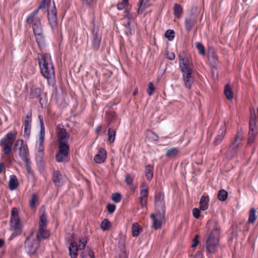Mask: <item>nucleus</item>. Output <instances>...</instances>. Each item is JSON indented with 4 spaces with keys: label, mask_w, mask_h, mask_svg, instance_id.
Instances as JSON below:
<instances>
[{
    "label": "nucleus",
    "mask_w": 258,
    "mask_h": 258,
    "mask_svg": "<svg viewBox=\"0 0 258 258\" xmlns=\"http://www.w3.org/2000/svg\"><path fill=\"white\" fill-rule=\"evenodd\" d=\"M37 58L42 76L48 81L53 82L55 78V73L50 55L47 53H38Z\"/></svg>",
    "instance_id": "obj_1"
},
{
    "label": "nucleus",
    "mask_w": 258,
    "mask_h": 258,
    "mask_svg": "<svg viewBox=\"0 0 258 258\" xmlns=\"http://www.w3.org/2000/svg\"><path fill=\"white\" fill-rule=\"evenodd\" d=\"M220 231L217 228L214 229L211 232L207 240V250L210 253H215L219 244Z\"/></svg>",
    "instance_id": "obj_2"
},
{
    "label": "nucleus",
    "mask_w": 258,
    "mask_h": 258,
    "mask_svg": "<svg viewBox=\"0 0 258 258\" xmlns=\"http://www.w3.org/2000/svg\"><path fill=\"white\" fill-rule=\"evenodd\" d=\"M46 11L47 12V18L49 24L52 29H54L57 26V17L56 9L53 1L51 3L49 0V3H46Z\"/></svg>",
    "instance_id": "obj_3"
},
{
    "label": "nucleus",
    "mask_w": 258,
    "mask_h": 258,
    "mask_svg": "<svg viewBox=\"0 0 258 258\" xmlns=\"http://www.w3.org/2000/svg\"><path fill=\"white\" fill-rule=\"evenodd\" d=\"M181 70L193 69L194 66L189 55L184 51H180L178 55Z\"/></svg>",
    "instance_id": "obj_4"
},
{
    "label": "nucleus",
    "mask_w": 258,
    "mask_h": 258,
    "mask_svg": "<svg viewBox=\"0 0 258 258\" xmlns=\"http://www.w3.org/2000/svg\"><path fill=\"white\" fill-rule=\"evenodd\" d=\"M256 126V115L255 110L251 109L250 110V117L249 120V132L248 134V143L247 144L250 145L254 141L256 134V132L254 131V128Z\"/></svg>",
    "instance_id": "obj_5"
},
{
    "label": "nucleus",
    "mask_w": 258,
    "mask_h": 258,
    "mask_svg": "<svg viewBox=\"0 0 258 258\" xmlns=\"http://www.w3.org/2000/svg\"><path fill=\"white\" fill-rule=\"evenodd\" d=\"M31 23L32 24V28L36 36V41L40 45L43 43L44 40V35L40 21L39 19H36L31 21Z\"/></svg>",
    "instance_id": "obj_6"
},
{
    "label": "nucleus",
    "mask_w": 258,
    "mask_h": 258,
    "mask_svg": "<svg viewBox=\"0 0 258 258\" xmlns=\"http://www.w3.org/2000/svg\"><path fill=\"white\" fill-rule=\"evenodd\" d=\"M79 242L81 243L78 246L76 242L72 241L69 246V254L72 258H77L78 256V249L82 250L85 247L87 243L86 241L80 239Z\"/></svg>",
    "instance_id": "obj_7"
},
{
    "label": "nucleus",
    "mask_w": 258,
    "mask_h": 258,
    "mask_svg": "<svg viewBox=\"0 0 258 258\" xmlns=\"http://www.w3.org/2000/svg\"><path fill=\"white\" fill-rule=\"evenodd\" d=\"M91 24L93 26V28L92 29V48L93 50L96 51L98 50L100 47L101 38L99 33L98 28L95 26L94 21L91 22Z\"/></svg>",
    "instance_id": "obj_8"
},
{
    "label": "nucleus",
    "mask_w": 258,
    "mask_h": 258,
    "mask_svg": "<svg viewBox=\"0 0 258 258\" xmlns=\"http://www.w3.org/2000/svg\"><path fill=\"white\" fill-rule=\"evenodd\" d=\"M39 246V242L36 239L31 240V235L28 237L25 242L26 251L30 255L35 253Z\"/></svg>",
    "instance_id": "obj_9"
},
{
    "label": "nucleus",
    "mask_w": 258,
    "mask_h": 258,
    "mask_svg": "<svg viewBox=\"0 0 258 258\" xmlns=\"http://www.w3.org/2000/svg\"><path fill=\"white\" fill-rule=\"evenodd\" d=\"M155 207L156 212L165 214V207L164 200V195L161 192L157 194L155 197Z\"/></svg>",
    "instance_id": "obj_10"
},
{
    "label": "nucleus",
    "mask_w": 258,
    "mask_h": 258,
    "mask_svg": "<svg viewBox=\"0 0 258 258\" xmlns=\"http://www.w3.org/2000/svg\"><path fill=\"white\" fill-rule=\"evenodd\" d=\"M182 74V80L185 87L190 89L194 83V76H192L193 69L181 70Z\"/></svg>",
    "instance_id": "obj_11"
},
{
    "label": "nucleus",
    "mask_w": 258,
    "mask_h": 258,
    "mask_svg": "<svg viewBox=\"0 0 258 258\" xmlns=\"http://www.w3.org/2000/svg\"><path fill=\"white\" fill-rule=\"evenodd\" d=\"M49 3V0H42L41 4L38 7L37 9L34 11L32 13H31L30 15L28 16L27 19L26 20V22L27 23L30 24L31 21L35 20L36 19H39L38 18L36 17V15L37 14L39 10H42L43 12H46V3Z\"/></svg>",
    "instance_id": "obj_12"
},
{
    "label": "nucleus",
    "mask_w": 258,
    "mask_h": 258,
    "mask_svg": "<svg viewBox=\"0 0 258 258\" xmlns=\"http://www.w3.org/2000/svg\"><path fill=\"white\" fill-rule=\"evenodd\" d=\"M165 214L156 212L151 215V218L153 220V227L155 229L160 228L161 226L162 221L164 220Z\"/></svg>",
    "instance_id": "obj_13"
},
{
    "label": "nucleus",
    "mask_w": 258,
    "mask_h": 258,
    "mask_svg": "<svg viewBox=\"0 0 258 258\" xmlns=\"http://www.w3.org/2000/svg\"><path fill=\"white\" fill-rule=\"evenodd\" d=\"M20 150V156L24 158H26L28 153V147L26 145H23L22 140H18L15 143L14 150Z\"/></svg>",
    "instance_id": "obj_14"
},
{
    "label": "nucleus",
    "mask_w": 258,
    "mask_h": 258,
    "mask_svg": "<svg viewBox=\"0 0 258 258\" xmlns=\"http://www.w3.org/2000/svg\"><path fill=\"white\" fill-rule=\"evenodd\" d=\"M56 133L58 143H68L69 135L64 128L57 127Z\"/></svg>",
    "instance_id": "obj_15"
},
{
    "label": "nucleus",
    "mask_w": 258,
    "mask_h": 258,
    "mask_svg": "<svg viewBox=\"0 0 258 258\" xmlns=\"http://www.w3.org/2000/svg\"><path fill=\"white\" fill-rule=\"evenodd\" d=\"M123 20L125 21L124 23V25L125 28V31L126 35H132V29H131V25L134 23V17L131 14H127L123 18Z\"/></svg>",
    "instance_id": "obj_16"
},
{
    "label": "nucleus",
    "mask_w": 258,
    "mask_h": 258,
    "mask_svg": "<svg viewBox=\"0 0 258 258\" xmlns=\"http://www.w3.org/2000/svg\"><path fill=\"white\" fill-rule=\"evenodd\" d=\"M31 116L27 114L26 119L23 121L24 136L26 138H29L30 135L31 126Z\"/></svg>",
    "instance_id": "obj_17"
},
{
    "label": "nucleus",
    "mask_w": 258,
    "mask_h": 258,
    "mask_svg": "<svg viewBox=\"0 0 258 258\" xmlns=\"http://www.w3.org/2000/svg\"><path fill=\"white\" fill-rule=\"evenodd\" d=\"M49 235V232L46 229V228L39 227L36 240H37L38 242H39L43 239H46Z\"/></svg>",
    "instance_id": "obj_18"
},
{
    "label": "nucleus",
    "mask_w": 258,
    "mask_h": 258,
    "mask_svg": "<svg viewBox=\"0 0 258 258\" xmlns=\"http://www.w3.org/2000/svg\"><path fill=\"white\" fill-rule=\"evenodd\" d=\"M53 182L57 186H61L64 182V179L59 171H54L52 175Z\"/></svg>",
    "instance_id": "obj_19"
},
{
    "label": "nucleus",
    "mask_w": 258,
    "mask_h": 258,
    "mask_svg": "<svg viewBox=\"0 0 258 258\" xmlns=\"http://www.w3.org/2000/svg\"><path fill=\"white\" fill-rule=\"evenodd\" d=\"M106 157V151L103 148H100L99 153L95 156L94 160L97 163H101L105 161Z\"/></svg>",
    "instance_id": "obj_20"
},
{
    "label": "nucleus",
    "mask_w": 258,
    "mask_h": 258,
    "mask_svg": "<svg viewBox=\"0 0 258 258\" xmlns=\"http://www.w3.org/2000/svg\"><path fill=\"white\" fill-rule=\"evenodd\" d=\"M196 22L197 19L194 16L186 18L185 20V26L186 30L190 31L195 26Z\"/></svg>",
    "instance_id": "obj_21"
},
{
    "label": "nucleus",
    "mask_w": 258,
    "mask_h": 258,
    "mask_svg": "<svg viewBox=\"0 0 258 258\" xmlns=\"http://www.w3.org/2000/svg\"><path fill=\"white\" fill-rule=\"evenodd\" d=\"M226 134V126L223 125L219 130V134L216 138L214 144L215 145H219L223 140Z\"/></svg>",
    "instance_id": "obj_22"
},
{
    "label": "nucleus",
    "mask_w": 258,
    "mask_h": 258,
    "mask_svg": "<svg viewBox=\"0 0 258 258\" xmlns=\"http://www.w3.org/2000/svg\"><path fill=\"white\" fill-rule=\"evenodd\" d=\"M12 141L5 142V140H1L0 142V145L2 146H4V152L5 154H9L12 149Z\"/></svg>",
    "instance_id": "obj_23"
},
{
    "label": "nucleus",
    "mask_w": 258,
    "mask_h": 258,
    "mask_svg": "<svg viewBox=\"0 0 258 258\" xmlns=\"http://www.w3.org/2000/svg\"><path fill=\"white\" fill-rule=\"evenodd\" d=\"M209 198L208 196H202L200 201V208L203 211H205L208 209Z\"/></svg>",
    "instance_id": "obj_24"
},
{
    "label": "nucleus",
    "mask_w": 258,
    "mask_h": 258,
    "mask_svg": "<svg viewBox=\"0 0 258 258\" xmlns=\"http://www.w3.org/2000/svg\"><path fill=\"white\" fill-rule=\"evenodd\" d=\"M18 185L19 182L16 176L14 175H11L9 182V188L11 190H14L18 187Z\"/></svg>",
    "instance_id": "obj_25"
},
{
    "label": "nucleus",
    "mask_w": 258,
    "mask_h": 258,
    "mask_svg": "<svg viewBox=\"0 0 258 258\" xmlns=\"http://www.w3.org/2000/svg\"><path fill=\"white\" fill-rule=\"evenodd\" d=\"M21 220L14 221H10L11 227L15 231L16 234H20L21 233Z\"/></svg>",
    "instance_id": "obj_26"
},
{
    "label": "nucleus",
    "mask_w": 258,
    "mask_h": 258,
    "mask_svg": "<svg viewBox=\"0 0 258 258\" xmlns=\"http://www.w3.org/2000/svg\"><path fill=\"white\" fill-rule=\"evenodd\" d=\"M138 10V14H142L143 11L149 6V0H140Z\"/></svg>",
    "instance_id": "obj_27"
},
{
    "label": "nucleus",
    "mask_w": 258,
    "mask_h": 258,
    "mask_svg": "<svg viewBox=\"0 0 258 258\" xmlns=\"http://www.w3.org/2000/svg\"><path fill=\"white\" fill-rule=\"evenodd\" d=\"M242 135L241 133L238 132L236 135L235 140L231 148L235 149V148H238L239 147V145L240 144V142L242 140Z\"/></svg>",
    "instance_id": "obj_28"
},
{
    "label": "nucleus",
    "mask_w": 258,
    "mask_h": 258,
    "mask_svg": "<svg viewBox=\"0 0 258 258\" xmlns=\"http://www.w3.org/2000/svg\"><path fill=\"white\" fill-rule=\"evenodd\" d=\"M153 166L148 165L145 167V173L148 180H151L153 176Z\"/></svg>",
    "instance_id": "obj_29"
},
{
    "label": "nucleus",
    "mask_w": 258,
    "mask_h": 258,
    "mask_svg": "<svg viewBox=\"0 0 258 258\" xmlns=\"http://www.w3.org/2000/svg\"><path fill=\"white\" fill-rule=\"evenodd\" d=\"M148 196V191H140V203L143 208L146 206Z\"/></svg>",
    "instance_id": "obj_30"
},
{
    "label": "nucleus",
    "mask_w": 258,
    "mask_h": 258,
    "mask_svg": "<svg viewBox=\"0 0 258 258\" xmlns=\"http://www.w3.org/2000/svg\"><path fill=\"white\" fill-rule=\"evenodd\" d=\"M142 230V228L140 226L139 224L137 222L134 223L132 227V235L134 237H137L140 232Z\"/></svg>",
    "instance_id": "obj_31"
},
{
    "label": "nucleus",
    "mask_w": 258,
    "mask_h": 258,
    "mask_svg": "<svg viewBox=\"0 0 258 258\" xmlns=\"http://www.w3.org/2000/svg\"><path fill=\"white\" fill-rule=\"evenodd\" d=\"M58 144L59 150L58 152L69 155V147L68 143H58Z\"/></svg>",
    "instance_id": "obj_32"
},
{
    "label": "nucleus",
    "mask_w": 258,
    "mask_h": 258,
    "mask_svg": "<svg viewBox=\"0 0 258 258\" xmlns=\"http://www.w3.org/2000/svg\"><path fill=\"white\" fill-rule=\"evenodd\" d=\"M179 152V149L171 148L167 150L165 156L168 158H173L176 156Z\"/></svg>",
    "instance_id": "obj_33"
},
{
    "label": "nucleus",
    "mask_w": 258,
    "mask_h": 258,
    "mask_svg": "<svg viewBox=\"0 0 258 258\" xmlns=\"http://www.w3.org/2000/svg\"><path fill=\"white\" fill-rule=\"evenodd\" d=\"M182 13V8L181 6L178 4H175L174 7V15L177 18H179L181 17Z\"/></svg>",
    "instance_id": "obj_34"
},
{
    "label": "nucleus",
    "mask_w": 258,
    "mask_h": 258,
    "mask_svg": "<svg viewBox=\"0 0 258 258\" xmlns=\"http://www.w3.org/2000/svg\"><path fill=\"white\" fill-rule=\"evenodd\" d=\"M257 218L256 215V211L255 209L251 208L249 213V219L248 222L250 223H253Z\"/></svg>",
    "instance_id": "obj_35"
},
{
    "label": "nucleus",
    "mask_w": 258,
    "mask_h": 258,
    "mask_svg": "<svg viewBox=\"0 0 258 258\" xmlns=\"http://www.w3.org/2000/svg\"><path fill=\"white\" fill-rule=\"evenodd\" d=\"M20 219L19 217L18 210L16 208H13L11 211V216L10 221H14L20 220Z\"/></svg>",
    "instance_id": "obj_36"
},
{
    "label": "nucleus",
    "mask_w": 258,
    "mask_h": 258,
    "mask_svg": "<svg viewBox=\"0 0 258 258\" xmlns=\"http://www.w3.org/2000/svg\"><path fill=\"white\" fill-rule=\"evenodd\" d=\"M228 197V192L224 189H221L219 190L217 198L219 200L221 201H225Z\"/></svg>",
    "instance_id": "obj_37"
},
{
    "label": "nucleus",
    "mask_w": 258,
    "mask_h": 258,
    "mask_svg": "<svg viewBox=\"0 0 258 258\" xmlns=\"http://www.w3.org/2000/svg\"><path fill=\"white\" fill-rule=\"evenodd\" d=\"M41 93V90L40 88L33 87L31 89V95L33 98H38Z\"/></svg>",
    "instance_id": "obj_38"
},
{
    "label": "nucleus",
    "mask_w": 258,
    "mask_h": 258,
    "mask_svg": "<svg viewBox=\"0 0 258 258\" xmlns=\"http://www.w3.org/2000/svg\"><path fill=\"white\" fill-rule=\"evenodd\" d=\"M47 225V220L45 214H42L40 217L39 227L46 228Z\"/></svg>",
    "instance_id": "obj_39"
},
{
    "label": "nucleus",
    "mask_w": 258,
    "mask_h": 258,
    "mask_svg": "<svg viewBox=\"0 0 258 258\" xmlns=\"http://www.w3.org/2000/svg\"><path fill=\"white\" fill-rule=\"evenodd\" d=\"M224 93L226 98L228 100H230L233 98V92L229 85H227L225 86Z\"/></svg>",
    "instance_id": "obj_40"
},
{
    "label": "nucleus",
    "mask_w": 258,
    "mask_h": 258,
    "mask_svg": "<svg viewBox=\"0 0 258 258\" xmlns=\"http://www.w3.org/2000/svg\"><path fill=\"white\" fill-rule=\"evenodd\" d=\"M16 135V132H11L7 134L5 137L2 140H5V142H7V141L13 142Z\"/></svg>",
    "instance_id": "obj_41"
},
{
    "label": "nucleus",
    "mask_w": 258,
    "mask_h": 258,
    "mask_svg": "<svg viewBox=\"0 0 258 258\" xmlns=\"http://www.w3.org/2000/svg\"><path fill=\"white\" fill-rule=\"evenodd\" d=\"M68 155L64 153H61L57 152L55 155L56 160L58 162H61L65 161L66 159L68 157Z\"/></svg>",
    "instance_id": "obj_42"
},
{
    "label": "nucleus",
    "mask_w": 258,
    "mask_h": 258,
    "mask_svg": "<svg viewBox=\"0 0 258 258\" xmlns=\"http://www.w3.org/2000/svg\"><path fill=\"white\" fill-rule=\"evenodd\" d=\"M108 141L112 143L114 142L115 138V131L109 128L108 130Z\"/></svg>",
    "instance_id": "obj_43"
},
{
    "label": "nucleus",
    "mask_w": 258,
    "mask_h": 258,
    "mask_svg": "<svg viewBox=\"0 0 258 258\" xmlns=\"http://www.w3.org/2000/svg\"><path fill=\"white\" fill-rule=\"evenodd\" d=\"M110 226V222L107 219H105L101 223V228L103 230H107L109 229Z\"/></svg>",
    "instance_id": "obj_44"
},
{
    "label": "nucleus",
    "mask_w": 258,
    "mask_h": 258,
    "mask_svg": "<svg viewBox=\"0 0 258 258\" xmlns=\"http://www.w3.org/2000/svg\"><path fill=\"white\" fill-rule=\"evenodd\" d=\"M38 200L37 196L34 194L32 196L31 199L30 200L29 204L31 209L35 208V203Z\"/></svg>",
    "instance_id": "obj_45"
},
{
    "label": "nucleus",
    "mask_w": 258,
    "mask_h": 258,
    "mask_svg": "<svg viewBox=\"0 0 258 258\" xmlns=\"http://www.w3.org/2000/svg\"><path fill=\"white\" fill-rule=\"evenodd\" d=\"M165 36L169 41H171L174 37V32L172 30H168L165 33Z\"/></svg>",
    "instance_id": "obj_46"
},
{
    "label": "nucleus",
    "mask_w": 258,
    "mask_h": 258,
    "mask_svg": "<svg viewBox=\"0 0 258 258\" xmlns=\"http://www.w3.org/2000/svg\"><path fill=\"white\" fill-rule=\"evenodd\" d=\"M147 136L149 139L153 141H157L158 139V136L151 131H148Z\"/></svg>",
    "instance_id": "obj_47"
},
{
    "label": "nucleus",
    "mask_w": 258,
    "mask_h": 258,
    "mask_svg": "<svg viewBox=\"0 0 258 258\" xmlns=\"http://www.w3.org/2000/svg\"><path fill=\"white\" fill-rule=\"evenodd\" d=\"M196 48L198 49L199 53L202 55H204L205 53L204 46L200 42L196 43Z\"/></svg>",
    "instance_id": "obj_48"
},
{
    "label": "nucleus",
    "mask_w": 258,
    "mask_h": 258,
    "mask_svg": "<svg viewBox=\"0 0 258 258\" xmlns=\"http://www.w3.org/2000/svg\"><path fill=\"white\" fill-rule=\"evenodd\" d=\"M111 199L114 202L118 203L121 200V196L119 193H114L112 194Z\"/></svg>",
    "instance_id": "obj_49"
},
{
    "label": "nucleus",
    "mask_w": 258,
    "mask_h": 258,
    "mask_svg": "<svg viewBox=\"0 0 258 258\" xmlns=\"http://www.w3.org/2000/svg\"><path fill=\"white\" fill-rule=\"evenodd\" d=\"M155 89L153 84L152 82H150L148 84V88L147 90V93L149 95L151 96L153 94V92Z\"/></svg>",
    "instance_id": "obj_50"
},
{
    "label": "nucleus",
    "mask_w": 258,
    "mask_h": 258,
    "mask_svg": "<svg viewBox=\"0 0 258 258\" xmlns=\"http://www.w3.org/2000/svg\"><path fill=\"white\" fill-rule=\"evenodd\" d=\"M200 213H201L200 210L198 208H195L192 209L193 216L196 219H198L200 217Z\"/></svg>",
    "instance_id": "obj_51"
},
{
    "label": "nucleus",
    "mask_w": 258,
    "mask_h": 258,
    "mask_svg": "<svg viewBox=\"0 0 258 258\" xmlns=\"http://www.w3.org/2000/svg\"><path fill=\"white\" fill-rule=\"evenodd\" d=\"M125 181L126 183L127 184H128L130 185H132V183H133V177H132L131 174H127L126 175L125 178Z\"/></svg>",
    "instance_id": "obj_52"
},
{
    "label": "nucleus",
    "mask_w": 258,
    "mask_h": 258,
    "mask_svg": "<svg viewBox=\"0 0 258 258\" xmlns=\"http://www.w3.org/2000/svg\"><path fill=\"white\" fill-rule=\"evenodd\" d=\"M107 209L109 213H112L115 211V206L114 205L108 204Z\"/></svg>",
    "instance_id": "obj_53"
},
{
    "label": "nucleus",
    "mask_w": 258,
    "mask_h": 258,
    "mask_svg": "<svg viewBox=\"0 0 258 258\" xmlns=\"http://www.w3.org/2000/svg\"><path fill=\"white\" fill-rule=\"evenodd\" d=\"M128 3H124V1H122L121 3H119L117 5V8L118 10H122L126 6L128 5Z\"/></svg>",
    "instance_id": "obj_54"
},
{
    "label": "nucleus",
    "mask_w": 258,
    "mask_h": 258,
    "mask_svg": "<svg viewBox=\"0 0 258 258\" xmlns=\"http://www.w3.org/2000/svg\"><path fill=\"white\" fill-rule=\"evenodd\" d=\"M198 237H199V236L198 235H196V236L195 237V238L193 239L192 244L191 245V247L192 248H195L198 245V243H199V241L198 240Z\"/></svg>",
    "instance_id": "obj_55"
},
{
    "label": "nucleus",
    "mask_w": 258,
    "mask_h": 258,
    "mask_svg": "<svg viewBox=\"0 0 258 258\" xmlns=\"http://www.w3.org/2000/svg\"><path fill=\"white\" fill-rule=\"evenodd\" d=\"M148 185L145 182L142 183L141 185V191H148Z\"/></svg>",
    "instance_id": "obj_56"
},
{
    "label": "nucleus",
    "mask_w": 258,
    "mask_h": 258,
    "mask_svg": "<svg viewBox=\"0 0 258 258\" xmlns=\"http://www.w3.org/2000/svg\"><path fill=\"white\" fill-rule=\"evenodd\" d=\"M167 58L170 60H173L175 58V54L173 52H167Z\"/></svg>",
    "instance_id": "obj_57"
},
{
    "label": "nucleus",
    "mask_w": 258,
    "mask_h": 258,
    "mask_svg": "<svg viewBox=\"0 0 258 258\" xmlns=\"http://www.w3.org/2000/svg\"><path fill=\"white\" fill-rule=\"evenodd\" d=\"M26 161L27 162L26 168H27V171H28V172L29 173H31V169H30V165H29V164L28 163V159H26Z\"/></svg>",
    "instance_id": "obj_58"
},
{
    "label": "nucleus",
    "mask_w": 258,
    "mask_h": 258,
    "mask_svg": "<svg viewBox=\"0 0 258 258\" xmlns=\"http://www.w3.org/2000/svg\"><path fill=\"white\" fill-rule=\"evenodd\" d=\"M39 152H41L43 151V144H39L38 146L37 147Z\"/></svg>",
    "instance_id": "obj_59"
},
{
    "label": "nucleus",
    "mask_w": 258,
    "mask_h": 258,
    "mask_svg": "<svg viewBox=\"0 0 258 258\" xmlns=\"http://www.w3.org/2000/svg\"><path fill=\"white\" fill-rule=\"evenodd\" d=\"M44 135H45L44 126H42V127H40V136H44Z\"/></svg>",
    "instance_id": "obj_60"
},
{
    "label": "nucleus",
    "mask_w": 258,
    "mask_h": 258,
    "mask_svg": "<svg viewBox=\"0 0 258 258\" xmlns=\"http://www.w3.org/2000/svg\"><path fill=\"white\" fill-rule=\"evenodd\" d=\"M88 254L89 256H90L91 257L94 258V256H95L94 253L92 250H89Z\"/></svg>",
    "instance_id": "obj_61"
},
{
    "label": "nucleus",
    "mask_w": 258,
    "mask_h": 258,
    "mask_svg": "<svg viewBox=\"0 0 258 258\" xmlns=\"http://www.w3.org/2000/svg\"><path fill=\"white\" fill-rule=\"evenodd\" d=\"M39 118L40 120V127L44 126L42 117L40 115H39Z\"/></svg>",
    "instance_id": "obj_62"
},
{
    "label": "nucleus",
    "mask_w": 258,
    "mask_h": 258,
    "mask_svg": "<svg viewBox=\"0 0 258 258\" xmlns=\"http://www.w3.org/2000/svg\"><path fill=\"white\" fill-rule=\"evenodd\" d=\"M44 136H40L39 139V144H43L44 142Z\"/></svg>",
    "instance_id": "obj_63"
},
{
    "label": "nucleus",
    "mask_w": 258,
    "mask_h": 258,
    "mask_svg": "<svg viewBox=\"0 0 258 258\" xmlns=\"http://www.w3.org/2000/svg\"><path fill=\"white\" fill-rule=\"evenodd\" d=\"M86 2V4L89 6H90L93 3L94 0H84Z\"/></svg>",
    "instance_id": "obj_64"
}]
</instances>
